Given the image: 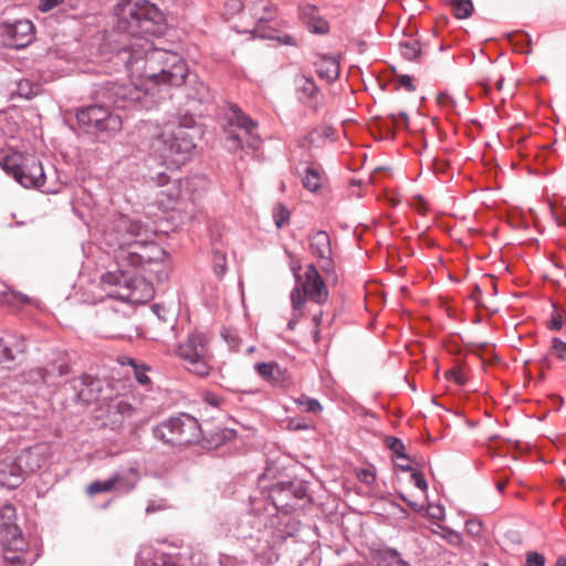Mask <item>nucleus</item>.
Listing matches in <instances>:
<instances>
[{
  "label": "nucleus",
  "instance_id": "1",
  "mask_svg": "<svg viewBox=\"0 0 566 566\" xmlns=\"http://www.w3.org/2000/svg\"><path fill=\"white\" fill-rule=\"evenodd\" d=\"M132 80L140 81L145 93L159 86H180L189 75L186 60L177 52L157 48L148 39L124 44L114 55Z\"/></svg>",
  "mask_w": 566,
  "mask_h": 566
},
{
  "label": "nucleus",
  "instance_id": "2",
  "mask_svg": "<svg viewBox=\"0 0 566 566\" xmlns=\"http://www.w3.org/2000/svg\"><path fill=\"white\" fill-rule=\"evenodd\" d=\"M106 237L119 266L140 269L146 262L167 256L166 250L154 241L156 231L149 224L124 214L112 222Z\"/></svg>",
  "mask_w": 566,
  "mask_h": 566
},
{
  "label": "nucleus",
  "instance_id": "3",
  "mask_svg": "<svg viewBox=\"0 0 566 566\" xmlns=\"http://www.w3.org/2000/svg\"><path fill=\"white\" fill-rule=\"evenodd\" d=\"M117 28L132 36L128 43L147 35H160L165 29L163 12L148 0H120L116 9Z\"/></svg>",
  "mask_w": 566,
  "mask_h": 566
},
{
  "label": "nucleus",
  "instance_id": "4",
  "mask_svg": "<svg viewBox=\"0 0 566 566\" xmlns=\"http://www.w3.org/2000/svg\"><path fill=\"white\" fill-rule=\"evenodd\" d=\"M263 526V517L253 512H245L239 516L223 514L214 521L212 533L218 538L233 537L242 541L253 557L259 558L265 555L270 547Z\"/></svg>",
  "mask_w": 566,
  "mask_h": 566
},
{
  "label": "nucleus",
  "instance_id": "5",
  "mask_svg": "<svg viewBox=\"0 0 566 566\" xmlns=\"http://www.w3.org/2000/svg\"><path fill=\"white\" fill-rule=\"evenodd\" d=\"M195 148V137L184 126L166 128L150 144L153 155L169 167L184 165L190 159Z\"/></svg>",
  "mask_w": 566,
  "mask_h": 566
},
{
  "label": "nucleus",
  "instance_id": "6",
  "mask_svg": "<svg viewBox=\"0 0 566 566\" xmlns=\"http://www.w3.org/2000/svg\"><path fill=\"white\" fill-rule=\"evenodd\" d=\"M1 166L24 188L41 189L46 193H57L61 189V184L48 179L42 163L35 156H7Z\"/></svg>",
  "mask_w": 566,
  "mask_h": 566
},
{
  "label": "nucleus",
  "instance_id": "7",
  "mask_svg": "<svg viewBox=\"0 0 566 566\" xmlns=\"http://www.w3.org/2000/svg\"><path fill=\"white\" fill-rule=\"evenodd\" d=\"M154 437L168 446H187L200 438V426L196 418L181 413L153 428Z\"/></svg>",
  "mask_w": 566,
  "mask_h": 566
},
{
  "label": "nucleus",
  "instance_id": "8",
  "mask_svg": "<svg viewBox=\"0 0 566 566\" xmlns=\"http://www.w3.org/2000/svg\"><path fill=\"white\" fill-rule=\"evenodd\" d=\"M177 355L190 373L200 377L209 375L212 368L213 355L209 347V340L203 333L189 334L179 344Z\"/></svg>",
  "mask_w": 566,
  "mask_h": 566
},
{
  "label": "nucleus",
  "instance_id": "9",
  "mask_svg": "<svg viewBox=\"0 0 566 566\" xmlns=\"http://www.w3.org/2000/svg\"><path fill=\"white\" fill-rule=\"evenodd\" d=\"M296 286L291 292V302L294 310L304 307L306 298L317 304H323L328 297L326 285L313 263L305 268L304 280L295 273Z\"/></svg>",
  "mask_w": 566,
  "mask_h": 566
},
{
  "label": "nucleus",
  "instance_id": "10",
  "mask_svg": "<svg viewBox=\"0 0 566 566\" xmlns=\"http://www.w3.org/2000/svg\"><path fill=\"white\" fill-rule=\"evenodd\" d=\"M77 124L88 133L114 134L122 129L119 115L103 105H90L76 112Z\"/></svg>",
  "mask_w": 566,
  "mask_h": 566
},
{
  "label": "nucleus",
  "instance_id": "11",
  "mask_svg": "<svg viewBox=\"0 0 566 566\" xmlns=\"http://www.w3.org/2000/svg\"><path fill=\"white\" fill-rule=\"evenodd\" d=\"M97 95L118 109L137 108L145 94L136 83L105 82L96 91Z\"/></svg>",
  "mask_w": 566,
  "mask_h": 566
},
{
  "label": "nucleus",
  "instance_id": "12",
  "mask_svg": "<svg viewBox=\"0 0 566 566\" xmlns=\"http://www.w3.org/2000/svg\"><path fill=\"white\" fill-rule=\"evenodd\" d=\"M306 496V488L302 482L276 483L270 491V499L276 510L287 512L294 509L293 500H302Z\"/></svg>",
  "mask_w": 566,
  "mask_h": 566
},
{
  "label": "nucleus",
  "instance_id": "13",
  "mask_svg": "<svg viewBox=\"0 0 566 566\" xmlns=\"http://www.w3.org/2000/svg\"><path fill=\"white\" fill-rule=\"evenodd\" d=\"M0 34L6 39V45L22 49L33 39V24L29 20L6 22L0 25Z\"/></svg>",
  "mask_w": 566,
  "mask_h": 566
},
{
  "label": "nucleus",
  "instance_id": "14",
  "mask_svg": "<svg viewBox=\"0 0 566 566\" xmlns=\"http://www.w3.org/2000/svg\"><path fill=\"white\" fill-rule=\"evenodd\" d=\"M51 455V448L46 443H36L23 449L15 458L21 464L25 476L41 469Z\"/></svg>",
  "mask_w": 566,
  "mask_h": 566
},
{
  "label": "nucleus",
  "instance_id": "15",
  "mask_svg": "<svg viewBox=\"0 0 566 566\" xmlns=\"http://www.w3.org/2000/svg\"><path fill=\"white\" fill-rule=\"evenodd\" d=\"M22 531L17 524V512L12 504L0 507V543L22 545Z\"/></svg>",
  "mask_w": 566,
  "mask_h": 566
},
{
  "label": "nucleus",
  "instance_id": "16",
  "mask_svg": "<svg viewBox=\"0 0 566 566\" xmlns=\"http://www.w3.org/2000/svg\"><path fill=\"white\" fill-rule=\"evenodd\" d=\"M312 254L317 259L321 269L325 272L333 270L331 238L325 231H316L310 237Z\"/></svg>",
  "mask_w": 566,
  "mask_h": 566
},
{
  "label": "nucleus",
  "instance_id": "17",
  "mask_svg": "<svg viewBox=\"0 0 566 566\" xmlns=\"http://www.w3.org/2000/svg\"><path fill=\"white\" fill-rule=\"evenodd\" d=\"M24 479V471L15 457L7 455L0 459V486L15 489Z\"/></svg>",
  "mask_w": 566,
  "mask_h": 566
},
{
  "label": "nucleus",
  "instance_id": "18",
  "mask_svg": "<svg viewBox=\"0 0 566 566\" xmlns=\"http://www.w3.org/2000/svg\"><path fill=\"white\" fill-rule=\"evenodd\" d=\"M313 65L318 77L328 84L335 82L339 76V61L334 55L317 53Z\"/></svg>",
  "mask_w": 566,
  "mask_h": 566
},
{
  "label": "nucleus",
  "instance_id": "19",
  "mask_svg": "<svg viewBox=\"0 0 566 566\" xmlns=\"http://www.w3.org/2000/svg\"><path fill=\"white\" fill-rule=\"evenodd\" d=\"M230 113L229 125L242 129L245 136L253 139V142L250 143V146L254 147V143L259 140V136L255 134L258 123L244 114L238 105H231Z\"/></svg>",
  "mask_w": 566,
  "mask_h": 566
},
{
  "label": "nucleus",
  "instance_id": "20",
  "mask_svg": "<svg viewBox=\"0 0 566 566\" xmlns=\"http://www.w3.org/2000/svg\"><path fill=\"white\" fill-rule=\"evenodd\" d=\"M3 548V559L10 566H27L34 563L35 558H31L27 549V542L22 538V545L13 543H0Z\"/></svg>",
  "mask_w": 566,
  "mask_h": 566
},
{
  "label": "nucleus",
  "instance_id": "21",
  "mask_svg": "<svg viewBox=\"0 0 566 566\" xmlns=\"http://www.w3.org/2000/svg\"><path fill=\"white\" fill-rule=\"evenodd\" d=\"M294 83L297 98L302 103L313 104L316 101L319 88L312 77L300 74L295 76Z\"/></svg>",
  "mask_w": 566,
  "mask_h": 566
},
{
  "label": "nucleus",
  "instance_id": "22",
  "mask_svg": "<svg viewBox=\"0 0 566 566\" xmlns=\"http://www.w3.org/2000/svg\"><path fill=\"white\" fill-rule=\"evenodd\" d=\"M94 387L99 389V384L92 376L83 375L82 377L73 379V388L76 390V398L84 403H90L97 398L94 394Z\"/></svg>",
  "mask_w": 566,
  "mask_h": 566
},
{
  "label": "nucleus",
  "instance_id": "23",
  "mask_svg": "<svg viewBox=\"0 0 566 566\" xmlns=\"http://www.w3.org/2000/svg\"><path fill=\"white\" fill-rule=\"evenodd\" d=\"M255 370L272 386H281L284 381V373L276 363H258Z\"/></svg>",
  "mask_w": 566,
  "mask_h": 566
},
{
  "label": "nucleus",
  "instance_id": "24",
  "mask_svg": "<svg viewBox=\"0 0 566 566\" xmlns=\"http://www.w3.org/2000/svg\"><path fill=\"white\" fill-rule=\"evenodd\" d=\"M164 261L165 259L149 261L146 262L145 266H142L140 269L144 271V274L147 275L149 280L163 282L168 279V268L164 263Z\"/></svg>",
  "mask_w": 566,
  "mask_h": 566
},
{
  "label": "nucleus",
  "instance_id": "25",
  "mask_svg": "<svg viewBox=\"0 0 566 566\" xmlns=\"http://www.w3.org/2000/svg\"><path fill=\"white\" fill-rule=\"evenodd\" d=\"M134 474V470H129L128 473L117 472L112 475V481H114V490L127 493L132 491L136 486V480L132 478Z\"/></svg>",
  "mask_w": 566,
  "mask_h": 566
},
{
  "label": "nucleus",
  "instance_id": "26",
  "mask_svg": "<svg viewBox=\"0 0 566 566\" xmlns=\"http://www.w3.org/2000/svg\"><path fill=\"white\" fill-rule=\"evenodd\" d=\"M192 83V91L188 93V97L192 98L195 101H198L199 103H206L211 99V93L209 87L200 81L196 75L193 80H191Z\"/></svg>",
  "mask_w": 566,
  "mask_h": 566
},
{
  "label": "nucleus",
  "instance_id": "27",
  "mask_svg": "<svg viewBox=\"0 0 566 566\" xmlns=\"http://www.w3.org/2000/svg\"><path fill=\"white\" fill-rule=\"evenodd\" d=\"M448 4L457 19H467L474 10L471 0H449Z\"/></svg>",
  "mask_w": 566,
  "mask_h": 566
},
{
  "label": "nucleus",
  "instance_id": "28",
  "mask_svg": "<svg viewBox=\"0 0 566 566\" xmlns=\"http://www.w3.org/2000/svg\"><path fill=\"white\" fill-rule=\"evenodd\" d=\"M322 185V174L319 169L315 167H307L305 169V175L303 178V186L307 190L314 192L321 188Z\"/></svg>",
  "mask_w": 566,
  "mask_h": 566
},
{
  "label": "nucleus",
  "instance_id": "29",
  "mask_svg": "<svg viewBox=\"0 0 566 566\" xmlns=\"http://www.w3.org/2000/svg\"><path fill=\"white\" fill-rule=\"evenodd\" d=\"M378 557L384 566H410L407 562L401 558V555L392 548H385L379 551Z\"/></svg>",
  "mask_w": 566,
  "mask_h": 566
},
{
  "label": "nucleus",
  "instance_id": "30",
  "mask_svg": "<svg viewBox=\"0 0 566 566\" xmlns=\"http://www.w3.org/2000/svg\"><path fill=\"white\" fill-rule=\"evenodd\" d=\"M400 54L408 61H415L421 53L420 43L417 40H408L399 44Z\"/></svg>",
  "mask_w": 566,
  "mask_h": 566
},
{
  "label": "nucleus",
  "instance_id": "31",
  "mask_svg": "<svg viewBox=\"0 0 566 566\" xmlns=\"http://www.w3.org/2000/svg\"><path fill=\"white\" fill-rule=\"evenodd\" d=\"M52 376H53V370H49V368L39 367V368L31 369L28 373V380L33 381V382L41 381V382H44L48 385H53Z\"/></svg>",
  "mask_w": 566,
  "mask_h": 566
},
{
  "label": "nucleus",
  "instance_id": "32",
  "mask_svg": "<svg viewBox=\"0 0 566 566\" xmlns=\"http://www.w3.org/2000/svg\"><path fill=\"white\" fill-rule=\"evenodd\" d=\"M386 446L398 459L408 461V455L405 452V446L400 439L395 437H387Z\"/></svg>",
  "mask_w": 566,
  "mask_h": 566
},
{
  "label": "nucleus",
  "instance_id": "33",
  "mask_svg": "<svg viewBox=\"0 0 566 566\" xmlns=\"http://www.w3.org/2000/svg\"><path fill=\"white\" fill-rule=\"evenodd\" d=\"M127 364L133 367L135 379L138 384L143 386H147L150 384V378L146 375L148 367L145 365L139 366L137 361L133 358H127Z\"/></svg>",
  "mask_w": 566,
  "mask_h": 566
},
{
  "label": "nucleus",
  "instance_id": "34",
  "mask_svg": "<svg viewBox=\"0 0 566 566\" xmlns=\"http://www.w3.org/2000/svg\"><path fill=\"white\" fill-rule=\"evenodd\" d=\"M14 361L13 348L8 346L7 343L0 338V368H11L10 365Z\"/></svg>",
  "mask_w": 566,
  "mask_h": 566
},
{
  "label": "nucleus",
  "instance_id": "35",
  "mask_svg": "<svg viewBox=\"0 0 566 566\" xmlns=\"http://www.w3.org/2000/svg\"><path fill=\"white\" fill-rule=\"evenodd\" d=\"M308 30L313 33L317 34H326L329 31L328 22L322 17H312L311 20H307L305 23Z\"/></svg>",
  "mask_w": 566,
  "mask_h": 566
},
{
  "label": "nucleus",
  "instance_id": "36",
  "mask_svg": "<svg viewBox=\"0 0 566 566\" xmlns=\"http://www.w3.org/2000/svg\"><path fill=\"white\" fill-rule=\"evenodd\" d=\"M114 490V481H112V476L105 481H94L92 482L87 489L86 492L90 495H95L98 493L109 492Z\"/></svg>",
  "mask_w": 566,
  "mask_h": 566
},
{
  "label": "nucleus",
  "instance_id": "37",
  "mask_svg": "<svg viewBox=\"0 0 566 566\" xmlns=\"http://www.w3.org/2000/svg\"><path fill=\"white\" fill-rule=\"evenodd\" d=\"M296 403L304 406L305 411L307 412L319 413L323 410L321 402L315 398L302 396L296 400Z\"/></svg>",
  "mask_w": 566,
  "mask_h": 566
},
{
  "label": "nucleus",
  "instance_id": "38",
  "mask_svg": "<svg viewBox=\"0 0 566 566\" xmlns=\"http://www.w3.org/2000/svg\"><path fill=\"white\" fill-rule=\"evenodd\" d=\"M44 368H49V370H53V385L55 384V380L62 376H65L70 373V367L64 359H61L60 363L53 361L50 363Z\"/></svg>",
  "mask_w": 566,
  "mask_h": 566
},
{
  "label": "nucleus",
  "instance_id": "39",
  "mask_svg": "<svg viewBox=\"0 0 566 566\" xmlns=\"http://www.w3.org/2000/svg\"><path fill=\"white\" fill-rule=\"evenodd\" d=\"M213 270L218 276H222L227 271V256L224 252L214 251L213 253Z\"/></svg>",
  "mask_w": 566,
  "mask_h": 566
},
{
  "label": "nucleus",
  "instance_id": "40",
  "mask_svg": "<svg viewBox=\"0 0 566 566\" xmlns=\"http://www.w3.org/2000/svg\"><path fill=\"white\" fill-rule=\"evenodd\" d=\"M273 219L277 228H282L290 219V211L282 205L273 209Z\"/></svg>",
  "mask_w": 566,
  "mask_h": 566
},
{
  "label": "nucleus",
  "instance_id": "41",
  "mask_svg": "<svg viewBox=\"0 0 566 566\" xmlns=\"http://www.w3.org/2000/svg\"><path fill=\"white\" fill-rule=\"evenodd\" d=\"M17 93L19 96L32 98L38 93V87H33L28 80L19 82Z\"/></svg>",
  "mask_w": 566,
  "mask_h": 566
},
{
  "label": "nucleus",
  "instance_id": "42",
  "mask_svg": "<svg viewBox=\"0 0 566 566\" xmlns=\"http://www.w3.org/2000/svg\"><path fill=\"white\" fill-rule=\"evenodd\" d=\"M546 558L537 552H527L525 555V566H545Z\"/></svg>",
  "mask_w": 566,
  "mask_h": 566
},
{
  "label": "nucleus",
  "instance_id": "43",
  "mask_svg": "<svg viewBox=\"0 0 566 566\" xmlns=\"http://www.w3.org/2000/svg\"><path fill=\"white\" fill-rule=\"evenodd\" d=\"M396 87H403L408 92L416 91V86L413 85L412 77L407 74H401L396 76Z\"/></svg>",
  "mask_w": 566,
  "mask_h": 566
},
{
  "label": "nucleus",
  "instance_id": "44",
  "mask_svg": "<svg viewBox=\"0 0 566 566\" xmlns=\"http://www.w3.org/2000/svg\"><path fill=\"white\" fill-rule=\"evenodd\" d=\"M552 349L558 357V359L564 360L566 358V342L555 337L552 340Z\"/></svg>",
  "mask_w": 566,
  "mask_h": 566
},
{
  "label": "nucleus",
  "instance_id": "45",
  "mask_svg": "<svg viewBox=\"0 0 566 566\" xmlns=\"http://www.w3.org/2000/svg\"><path fill=\"white\" fill-rule=\"evenodd\" d=\"M123 280V274L119 275L115 272H107L102 275L101 282L106 285H120Z\"/></svg>",
  "mask_w": 566,
  "mask_h": 566
},
{
  "label": "nucleus",
  "instance_id": "46",
  "mask_svg": "<svg viewBox=\"0 0 566 566\" xmlns=\"http://www.w3.org/2000/svg\"><path fill=\"white\" fill-rule=\"evenodd\" d=\"M446 377L449 380H453L458 385H464L467 382V377L459 368H452L446 371Z\"/></svg>",
  "mask_w": 566,
  "mask_h": 566
},
{
  "label": "nucleus",
  "instance_id": "47",
  "mask_svg": "<svg viewBox=\"0 0 566 566\" xmlns=\"http://www.w3.org/2000/svg\"><path fill=\"white\" fill-rule=\"evenodd\" d=\"M564 326L563 316L559 312L554 311L552 313L551 321L547 323V327L552 331H559Z\"/></svg>",
  "mask_w": 566,
  "mask_h": 566
},
{
  "label": "nucleus",
  "instance_id": "48",
  "mask_svg": "<svg viewBox=\"0 0 566 566\" xmlns=\"http://www.w3.org/2000/svg\"><path fill=\"white\" fill-rule=\"evenodd\" d=\"M114 408L116 409V411L118 413H120L122 416H125V417H129L133 415L134 412V408L132 407L130 403H128L127 401L125 400H119L117 401L115 405H114Z\"/></svg>",
  "mask_w": 566,
  "mask_h": 566
},
{
  "label": "nucleus",
  "instance_id": "49",
  "mask_svg": "<svg viewBox=\"0 0 566 566\" xmlns=\"http://www.w3.org/2000/svg\"><path fill=\"white\" fill-rule=\"evenodd\" d=\"M315 12H316V7L313 4H304V6L300 7V15H301L302 20L304 21V23H306L307 20H311L312 17H317L315 14Z\"/></svg>",
  "mask_w": 566,
  "mask_h": 566
},
{
  "label": "nucleus",
  "instance_id": "50",
  "mask_svg": "<svg viewBox=\"0 0 566 566\" xmlns=\"http://www.w3.org/2000/svg\"><path fill=\"white\" fill-rule=\"evenodd\" d=\"M64 0H39L38 9L41 12H49L52 9L59 7Z\"/></svg>",
  "mask_w": 566,
  "mask_h": 566
},
{
  "label": "nucleus",
  "instance_id": "51",
  "mask_svg": "<svg viewBox=\"0 0 566 566\" xmlns=\"http://www.w3.org/2000/svg\"><path fill=\"white\" fill-rule=\"evenodd\" d=\"M7 345L13 348L14 359L18 354H24L27 352V343L23 337L15 338L13 343Z\"/></svg>",
  "mask_w": 566,
  "mask_h": 566
},
{
  "label": "nucleus",
  "instance_id": "52",
  "mask_svg": "<svg viewBox=\"0 0 566 566\" xmlns=\"http://www.w3.org/2000/svg\"><path fill=\"white\" fill-rule=\"evenodd\" d=\"M411 481L418 489H420L422 491L427 490V488H428V483L426 481L424 475L419 471H413L411 473Z\"/></svg>",
  "mask_w": 566,
  "mask_h": 566
},
{
  "label": "nucleus",
  "instance_id": "53",
  "mask_svg": "<svg viewBox=\"0 0 566 566\" xmlns=\"http://www.w3.org/2000/svg\"><path fill=\"white\" fill-rule=\"evenodd\" d=\"M357 476L367 485H371L376 481V474L369 469H361Z\"/></svg>",
  "mask_w": 566,
  "mask_h": 566
},
{
  "label": "nucleus",
  "instance_id": "54",
  "mask_svg": "<svg viewBox=\"0 0 566 566\" xmlns=\"http://www.w3.org/2000/svg\"><path fill=\"white\" fill-rule=\"evenodd\" d=\"M437 101H438L439 105H441L443 107H450V108L455 107V101L449 93H446V92L440 93L437 97Z\"/></svg>",
  "mask_w": 566,
  "mask_h": 566
},
{
  "label": "nucleus",
  "instance_id": "55",
  "mask_svg": "<svg viewBox=\"0 0 566 566\" xmlns=\"http://www.w3.org/2000/svg\"><path fill=\"white\" fill-rule=\"evenodd\" d=\"M287 428L292 431H305L310 430L311 426L298 419H290Z\"/></svg>",
  "mask_w": 566,
  "mask_h": 566
},
{
  "label": "nucleus",
  "instance_id": "56",
  "mask_svg": "<svg viewBox=\"0 0 566 566\" xmlns=\"http://www.w3.org/2000/svg\"><path fill=\"white\" fill-rule=\"evenodd\" d=\"M263 10H264L265 15L260 17L258 19L256 32H259V28L262 25V23L264 21L272 20L273 17H274V14H273L274 10H273V8L271 6H265Z\"/></svg>",
  "mask_w": 566,
  "mask_h": 566
},
{
  "label": "nucleus",
  "instance_id": "57",
  "mask_svg": "<svg viewBox=\"0 0 566 566\" xmlns=\"http://www.w3.org/2000/svg\"><path fill=\"white\" fill-rule=\"evenodd\" d=\"M465 528L470 534L478 536L481 533L482 524L476 521H468L465 524Z\"/></svg>",
  "mask_w": 566,
  "mask_h": 566
},
{
  "label": "nucleus",
  "instance_id": "58",
  "mask_svg": "<svg viewBox=\"0 0 566 566\" xmlns=\"http://www.w3.org/2000/svg\"><path fill=\"white\" fill-rule=\"evenodd\" d=\"M228 140L232 142L233 147H234L235 149H238V148H241V147H242V143H241L242 138H241V136H240L238 133H235L233 129H229V130H228Z\"/></svg>",
  "mask_w": 566,
  "mask_h": 566
},
{
  "label": "nucleus",
  "instance_id": "59",
  "mask_svg": "<svg viewBox=\"0 0 566 566\" xmlns=\"http://www.w3.org/2000/svg\"><path fill=\"white\" fill-rule=\"evenodd\" d=\"M302 315H303V308L300 310V311H296V310L293 308L292 318L287 323V328L291 329V331L294 329L295 325L297 324V322L300 321Z\"/></svg>",
  "mask_w": 566,
  "mask_h": 566
},
{
  "label": "nucleus",
  "instance_id": "60",
  "mask_svg": "<svg viewBox=\"0 0 566 566\" xmlns=\"http://www.w3.org/2000/svg\"><path fill=\"white\" fill-rule=\"evenodd\" d=\"M228 9L231 13L240 12L243 9V3L241 0H230L227 3Z\"/></svg>",
  "mask_w": 566,
  "mask_h": 566
},
{
  "label": "nucleus",
  "instance_id": "61",
  "mask_svg": "<svg viewBox=\"0 0 566 566\" xmlns=\"http://www.w3.org/2000/svg\"><path fill=\"white\" fill-rule=\"evenodd\" d=\"M112 323L115 325V326H118L120 327L124 323L127 322L126 317L123 316L122 314L115 312L113 315H112V318H111Z\"/></svg>",
  "mask_w": 566,
  "mask_h": 566
},
{
  "label": "nucleus",
  "instance_id": "62",
  "mask_svg": "<svg viewBox=\"0 0 566 566\" xmlns=\"http://www.w3.org/2000/svg\"><path fill=\"white\" fill-rule=\"evenodd\" d=\"M223 337L230 344L232 349H237L238 338H237L235 335H231V334L224 333Z\"/></svg>",
  "mask_w": 566,
  "mask_h": 566
},
{
  "label": "nucleus",
  "instance_id": "63",
  "mask_svg": "<svg viewBox=\"0 0 566 566\" xmlns=\"http://www.w3.org/2000/svg\"><path fill=\"white\" fill-rule=\"evenodd\" d=\"M158 186H165L169 182V176L166 172H159L156 177Z\"/></svg>",
  "mask_w": 566,
  "mask_h": 566
},
{
  "label": "nucleus",
  "instance_id": "64",
  "mask_svg": "<svg viewBox=\"0 0 566 566\" xmlns=\"http://www.w3.org/2000/svg\"><path fill=\"white\" fill-rule=\"evenodd\" d=\"M392 119H394V122H395V123H397V120H398V119H401V120H403V122L407 124V122H408V115H407V113H406V112H399V113L397 114V116H396V115H392Z\"/></svg>",
  "mask_w": 566,
  "mask_h": 566
}]
</instances>
